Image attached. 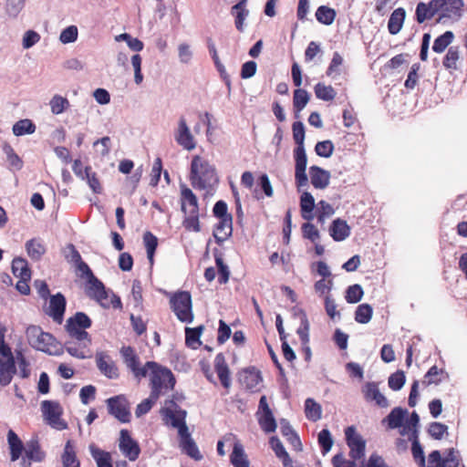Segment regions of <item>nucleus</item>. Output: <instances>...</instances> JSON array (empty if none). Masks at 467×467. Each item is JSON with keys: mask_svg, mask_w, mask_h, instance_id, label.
<instances>
[{"mask_svg": "<svg viewBox=\"0 0 467 467\" xmlns=\"http://www.w3.org/2000/svg\"><path fill=\"white\" fill-rule=\"evenodd\" d=\"M463 0H430L420 2L415 9V20L423 24L433 18L436 23L445 24L460 19L463 10Z\"/></svg>", "mask_w": 467, "mask_h": 467, "instance_id": "obj_1", "label": "nucleus"}, {"mask_svg": "<svg viewBox=\"0 0 467 467\" xmlns=\"http://www.w3.org/2000/svg\"><path fill=\"white\" fill-rule=\"evenodd\" d=\"M145 368H147L149 386L153 398H160L173 390L176 379L170 368L155 361H147Z\"/></svg>", "mask_w": 467, "mask_h": 467, "instance_id": "obj_2", "label": "nucleus"}, {"mask_svg": "<svg viewBox=\"0 0 467 467\" xmlns=\"http://www.w3.org/2000/svg\"><path fill=\"white\" fill-rule=\"evenodd\" d=\"M189 180L197 190H209L219 182L215 167L199 155L192 159Z\"/></svg>", "mask_w": 467, "mask_h": 467, "instance_id": "obj_3", "label": "nucleus"}, {"mask_svg": "<svg viewBox=\"0 0 467 467\" xmlns=\"http://www.w3.org/2000/svg\"><path fill=\"white\" fill-rule=\"evenodd\" d=\"M85 292L90 299L96 301L103 308L121 307L120 298L107 289L96 275L86 280Z\"/></svg>", "mask_w": 467, "mask_h": 467, "instance_id": "obj_4", "label": "nucleus"}, {"mask_svg": "<svg viewBox=\"0 0 467 467\" xmlns=\"http://www.w3.org/2000/svg\"><path fill=\"white\" fill-rule=\"evenodd\" d=\"M26 338L31 347L49 355H60L61 348L56 337L42 330L38 326L31 325L26 331Z\"/></svg>", "mask_w": 467, "mask_h": 467, "instance_id": "obj_5", "label": "nucleus"}, {"mask_svg": "<svg viewBox=\"0 0 467 467\" xmlns=\"http://www.w3.org/2000/svg\"><path fill=\"white\" fill-rule=\"evenodd\" d=\"M160 413L164 424L177 429L178 434L183 433L189 429L186 424V410L182 409L173 400H166Z\"/></svg>", "mask_w": 467, "mask_h": 467, "instance_id": "obj_6", "label": "nucleus"}, {"mask_svg": "<svg viewBox=\"0 0 467 467\" xmlns=\"http://www.w3.org/2000/svg\"><path fill=\"white\" fill-rule=\"evenodd\" d=\"M170 305L176 317L182 323L193 321L192 296L188 291H179L170 297Z\"/></svg>", "mask_w": 467, "mask_h": 467, "instance_id": "obj_7", "label": "nucleus"}, {"mask_svg": "<svg viewBox=\"0 0 467 467\" xmlns=\"http://www.w3.org/2000/svg\"><path fill=\"white\" fill-rule=\"evenodd\" d=\"M92 325V320L84 312H77L67 318L65 329L69 337L74 340L91 339L90 335L86 331Z\"/></svg>", "mask_w": 467, "mask_h": 467, "instance_id": "obj_8", "label": "nucleus"}, {"mask_svg": "<svg viewBox=\"0 0 467 467\" xmlns=\"http://www.w3.org/2000/svg\"><path fill=\"white\" fill-rule=\"evenodd\" d=\"M109 413L121 423L131 420L130 404L125 395H117L106 400Z\"/></svg>", "mask_w": 467, "mask_h": 467, "instance_id": "obj_9", "label": "nucleus"}, {"mask_svg": "<svg viewBox=\"0 0 467 467\" xmlns=\"http://www.w3.org/2000/svg\"><path fill=\"white\" fill-rule=\"evenodd\" d=\"M41 410L47 423L49 424L53 429L57 431L67 429V423L63 419H61L63 409L57 401H42Z\"/></svg>", "mask_w": 467, "mask_h": 467, "instance_id": "obj_10", "label": "nucleus"}, {"mask_svg": "<svg viewBox=\"0 0 467 467\" xmlns=\"http://www.w3.org/2000/svg\"><path fill=\"white\" fill-rule=\"evenodd\" d=\"M346 442L349 448V457L355 462L365 456L366 441L357 432L354 426L345 429Z\"/></svg>", "mask_w": 467, "mask_h": 467, "instance_id": "obj_11", "label": "nucleus"}, {"mask_svg": "<svg viewBox=\"0 0 467 467\" xmlns=\"http://www.w3.org/2000/svg\"><path fill=\"white\" fill-rule=\"evenodd\" d=\"M120 354L124 364L131 371L133 377L138 381H140L142 379L147 377V368H145V364L143 366L140 365V358L132 347H122Z\"/></svg>", "mask_w": 467, "mask_h": 467, "instance_id": "obj_12", "label": "nucleus"}, {"mask_svg": "<svg viewBox=\"0 0 467 467\" xmlns=\"http://www.w3.org/2000/svg\"><path fill=\"white\" fill-rule=\"evenodd\" d=\"M224 441L233 445L230 462L234 467H250V462L241 441L234 433H226Z\"/></svg>", "mask_w": 467, "mask_h": 467, "instance_id": "obj_13", "label": "nucleus"}, {"mask_svg": "<svg viewBox=\"0 0 467 467\" xmlns=\"http://www.w3.org/2000/svg\"><path fill=\"white\" fill-rule=\"evenodd\" d=\"M295 158V180L298 190L307 185L308 179L306 173L307 158L304 146L296 147L294 150Z\"/></svg>", "mask_w": 467, "mask_h": 467, "instance_id": "obj_14", "label": "nucleus"}, {"mask_svg": "<svg viewBox=\"0 0 467 467\" xmlns=\"http://www.w3.org/2000/svg\"><path fill=\"white\" fill-rule=\"evenodd\" d=\"M459 463V451L453 448L448 450L444 458L439 451H431L428 458V467H458Z\"/></svg>", "mask_w": 467, "mask_h": 467, "instance_id": "obj_15", "label": "nucleus"}, {"mask_svg": "<svg viewBox=\"0 0 467 467\" xmlns=\"http://www.w3.org/2000/svg\"><path fill=\"white\" fill-rule=\"evenodd\" d=\"M67 301L61 293L50 296L48 306L44 308L46 315L50 317L54 322L62 324L66 311Z\"/></svg>", "mask_w": 467, "mask_h": 467, "instance_id": "obj_16", "label": "nucleus"}, {"mask_svg": "<svg viewBox=\"0 0 467 467\" xmlns=\"http://www.w3.org/2000/svg\"><path fill=\"white\" fill-rule=\"evenodd\" d=\"M119 447L124 456L131 462L136 461L140 456V445L131 438L128 430L120 431Z\"/></svg>", "mask_w": 467, "mask_h": 467, "instance_id": "obj_17", "label": "nucleus"}, {"mask_svg": "<svg viewBox=\"0 0 467 467\" xmlns=\"http://www.w3.org/2000/svg\"><path fill=\"white\" fill-rule=\"evenodd\" d=\"M175 140L186 150H192L196 147V141L191 133L184 117H181L178 129L175 132Z\"/></svg>", "mask_w": 467, "mask_h": 467, "instance_id": "obj_18", "label": "nucleus"}, {"mask_svg": "<svg viewBox=\"0 0 467 467\" xmlns=\"http://www.w3.org/2000/svg\"><path fill=\"white\" fill-rule=\"evenodd\" d=\"M180 192L182 212L184 214L197 213L199 212V203L194 192L186 184H181Z\"/></svg>", "mask_w": 467, "mask_h": 467, "instance_id": "obj_19", "label": "nucleus"}, {"mask_svg": "<svg viewBox=\"0 0 467 467\" xmlns=\"http://www.w3.org/2000/svg\"><path fill=\"white\" fill-rule=\"evenodd\" d=\"M96 364L99 371L109 379H118L119 369L111 358L104 353L99 352L96 355Z\"/></svg>", "mask_w": 467, "mask_h": 467, "instance_id": "obj_20", "label": "nucleus"}, {"mask_svg": "<svg viewBox=\"0 0 467 467\" xmlns=\"http://www.w3.org/2000/svg\"><path fill=\"white\" fill-rule=\"evenodd\" d=\"M90 345L91 339L74 340L70 338V340L66 342L65 348L72 357L86 358L90 356Z\"/></svg>", "mask_w": 467, "mask_h": 467, "instance_id": "obj_21", "label": "nucleus"}, {"mask_svg": "<svg viewBox=\"0 0 467 467\" xmlns=\"http://www.w3.org/2000/svg\"><path fill=\"white\" fill-rule=\"evenodd\" d=\"M239 380L245 389L254 391L259 389V385L262 382V376L260 371L255 368H249L240 373Z\"/></svg>", "mask_w": 467, "mask_h": 467, "instance_id": "obj_22", "label": "nucleus"}, {"mask_svg": "<svg viewBox=\"0 0 467 467\" xmlns=\"http://www.w3.org/2000/svg\"><path fill=\"white\" fill-rule=\"evenodd\" d=\"M310 182L314 188L326 189L330 182V172L323 168L313 165L309 168Z\"/></svg>", "mask_w": 467, "mask_h": 467, "instance_id": "obj_23", "label": "nucleus"}, {"mask_svg": "<svg viewBox=\"0 0 467 467\" xmlns=\"http://www.w3.org/2000/svg\"><path fill=\"white\" fill-rule=\"evenodd\" d=\"M214 370L222 386L228 389L231 387L230 369L223 353H218L214 358Z\"/></svg>", "mask_w": 467, "mask_h": 467, "instance_id": "obj_24", "label": "nucleus"}, {"mask_svg": "<svg viewBox=\"0 0 467 467\" xmlns=\"http://www.w3.org/2000/svg\"><path fill=\"white\" fill-rule=\"evenodd\" d=\"M16 373V368L14 357L0 358V385L3 387L9 385Z\"/></svg>", "mask_w": 467, "mask_h": 467, "instance_id": "obj_25", "label": "nucleus"}, {"mask_svg": "<svg viewBox=\"0 0 467 467\" xmlns=\"http://www.w3.org/2000/svg\"><path fill=\"white\" fill-rule=\"evenodd\" d=\"M213 230V236L218 244L226 241L233 233V217L218 219Z\"/></svg>", "mask_w": 467, "mask_h": 467, "instance_id": "obj_26", "label": "nucleus"}, {"mask_svg": "<svg viewBox=\"0 0 467 467\" xmlns=\"http://www.w3.org/2000/svg\"><path fill=\"white\" fill-rule=\"evenodd\" d=\"M462 60L460 47L451 46L442 59L443 67L449 72H453L459 69V64Z\"/></svg>", "mask_w": 467, "mask_h": 467, "instance_id": "obj_27", "label": "nucleus"}, {"mask_svg": "<svg viewBox=\"0 0 467 467\" xmlns=\"http://www.w3.org/2000/svg\"><path fill=\"white\" fill-rule=\"evenodd\" d=\"M179 437H180V447L182 448V451H184L190 457H192L195 460H200L202 458V455L200 453V451H199L196 443L191 437L189 429L186 430L185 432L180 433Z\"/></svg>", "mask_w": 467, "mask_h": 467, "instance_id": "obj_28", "label": "nucleus"}, {"mask_svg": "<svg viewBox=\"0 0 467 467\" xmlns=\"http://www.w3.org/2000/svg\"><path fill=\"white\" fill-rule=\"evenodd\" d=\"M406 18V11L403 7L396 8L388 21V30L391 35H397L402 28Z\"/></svg>", "mask_w": 467, "mask_h": 467, "instance_id": "obj_29", "label": "nucleus"}, {"mask_svg": "<svg viewBox=\"0 0 467 467\" xmlns=\"http://www.w3.org/2000/svg\"><path fill=\"white\" fill-rule=\"evenodd\" d=\"M330 236L337 242L345 240L350 234V228L346 221L336 219L329 228Z\"/></svg>", "mask_w": 467, "mask_h": 467, "instance_id": "obj_30", "label": "nucleus"}, {"mask_svg": "<svg viewBox=\"0 0 467 467\" xmlns=\"http://www.w3.org/2000/svg\"><path fill=\"white\" fill-rule=\"evenodd\" d=\"M26 457L29 460V462L26 463V459L23 458L21 462V465L23 467H29L31 464V461L33 462H41L45 458V453L41 451L40 445L38 441H32L29 443H27V447L25 451Z\"/></svg>", "mask_w": 467, "mask_h": 467, "instance_id": "obj_31", "label": "nucleus"}, {"mask_svg": "<svg viewBox=\"0 0 467 467\" xmlns=\"http://www.w3.org/2000/svg\"><path fill=\"white\" fill-rule=\"evenodd\" d=\"M61 461L64 467H80V462L71 440H68L65 444Z\"/></svg>", "mask_w": 467, "mask_h": 467, "instance_id": "obj_32", "label": "nucleus"}, {"mask_svg": "<svg viewBox=\"0 0 467 467\" xmlns=\"http://www.w3.org/2000/svg\"><path fill=\"white\" fill-rule=\"evenodd\" d=\"M364 396L367 400H374L380 407H387L388 400L379 389L375 382H368L363 389Z\"/></svg>", "mask_w": 467, "mask_h": 467, "instance_id": "obj_33", "label": "nucleus"}, {"mask_svg": "<svg viewBox=\"0 0 467 467\" xmlns=\"http://www.w3.org/2000/svg\"><path fill=\"white\" fill-rule=\"evenodd\" d=\"M410 440L412 441L411 453L414 461L420 467H426L424 451L419 441L417 430H412Z\"/></svg>", "mask_w": 467, "mask_h": 467, "instance_id": "obj_34", "label": "nucleus"}, {"mask_svg": "<svg viewBox=\"0 0 467 467\" xmlns=\"http://www.w3.org/2000/svg\"><path fill=\"white\" fill-rule=\"evenodd\" d=\"M315 209V199L313 195L305 192L300 197L301 215L305 220L310 221L314 218L313 211Z\"/></svg>", "mask_w": 467, "mask_h": 467, "instance_id": "obj_35", "label": "nucleus"}, {"mask_svg": "<svg viewBox=\"0 0 467 467\" xmlns=\"http://www.w3.org/2000/svg\"><path fill=\"white\" fill-rule=\"evenodd\" d=\"M7 441L10 448L11 461L16 462L20 458L24 450L23 442L12 430L7 433Z\"/></svg>", "mask_w": 467, "mask_h": 467, "instance_id": "obj_36", "label": "nucleus"}, {"mask_svg": "<svg viewBox=\"0 0 467 467\" xmlns=\"http://www.w3.org/2000/svg\"><path fill=\"white\" fill-rule=\"evenodd\" d=\"M204 329V327L202 325L196 327H186L185 328V344L187 347L197 349L199 347H201L202 342L200 340V337L202 336V333Z\"/></svg>", "mask_w": 467, "mask_h": 467, "instance_id": "obj_37", "label": "nucleus"}, {"mask_svg": "<svg viewBox=\"0 0 467 467\" xmlns=\"http://www.w3.org/2000/svg\"><path fill=\"white\" fill-rule=\"evenodd\" d=\"M280 431L286 441L296 449L301 450L302 443L299 437L295 432L289 422L285 420H282L280 422Z\"/></svg>", "mask_w": 467, "mask_h": 467, "instance_id": "obj_38", "label": "nucleus"}, {"mask_svg": "<svg viewBox=\"0 0 467 467\" xmlns=\"http://www.w3.org/2000/svg\"><path fill=\"white\" fill-rule=\"evenodd\" d=\"M247 0H240L236 5L232 7V14L235 16V26L240 32L244 30V22L249 14L245 8Z\"/></svg>", "mask_w": 467, "mask_h": 467, "instance_id": "obj_39", "label": "nucleus"}, {"mask_svg": "<svg viewBox=\"0 0 467 467\" xmlns=\"http://www.w3.org/2000/svg\"><path fill=\"white\" fill-rule=\"evenodd\" d=\"M12 272L16 277L21 279H31V270L27 261L24 258L17 257L12 262Z\"/></svg>", "mask_w": 467, "mask_h": 467, "instance_id": "obj_40", "label": "nucleus"}, {"mask_svg": "<svg viewBox=\"0 0 467 467\" xmlns=\"http://www.w3.org/2000/svg\"><path fill=\"white\" fill-rule=\"evenodd\" d=\"M28 256L34 261H39L46 253L45 245L36 239H31L26 243Z\"/></svg>", "mask_w": 467, "mask_h": 467, "instance_id": "obj_41", "label": "nucleus"}, {"mask_svg": "<svg viewBox=\"0 0 467 467\" xmlns=\"http://www.w3.org/2000/svg\"><path fill=\"white\" fill-rule=\"evenodd\" d=\"M269 443L276 457L282 461L284 467L291 465V458L280 440L277 437H271Z\"/></svg>", "mask_w": 467, "mask_h": 467, "instance_id": "obj_42", "label": "nucleus"}, {"mask_svg": "<svg viewBox=\"0 0 467 467\" xmlns=\"http://www.w3.org/2000/svg\"><path fill=\"white\" fill-rule=\"evenodd\" d=\"M454 40V34L452 31H446L442 35L439 36L435 38L432 50L437 54H441L446 50V48L452 43Z\"/></svg>", "mask_w": 467, "mask_h": 467, "instance_id": "obj_43", "label": "nucleus"}, {"mask_svg": "<svg viewBox=\"0 0 467 467\" xmlns=\"http://www.w3.org/2000/svg\"><path fill=\"white\" fill-rule=\"evenodd\" d=\"M306 417L312 421H317L322 417V408L314 399L308 398L305 401Z\"/></svg>", "mask_w": 467, "mask_h": 467, "instance_id": "obj_44", "label": "nucleus"}, {"mask_svg": "<svg viewBox=\"0 0 467 467\" xmlns=\"http://www.w3.org/2000/svg\"><path fill=\"white\" fill-rule=\"evenodd\" d=\"M425 379L423 381L426 385L439 384L444 379H448V374L437 366H432L425 374Z\"/></svg>", "mask_w": 467, "mask_h": 467, "instance_id": "obj_45", "label": "nucleus"}, {"mask_svg": "<svg viewBox=\"0 0 467 467\" xmlns=\"http://www.w3.org/2000/svg\"><path fill=\"white\" fill-rule=\"evenodd\" d=\"M259 426L265 433L274 432L276 430V421L272 410L265 413H257Z\"/></svg>", "mask_w": 467, "mask_h": 467, "instance_id": "obj_46", "label": "nucleus"}, {"mask_svg": "<svg viewBox=\"0 0 467 467\" xmlns=\"http://www.w3.org/2000/svg\"><path fill=\"white\" fill-rule=\"evenodd\" d=\"M336 16L335 9L327 5H321L316 11L317 20L326 26L331 25L335 21Z\"/></svg>", "mask_w": 467, "mask_h": 467, "instance_id": "obj_47", "label": "nucleus"}, {"mask_svg": "<svg viewBox=\"0 0 467 467\" xmlns=\"http://www.w3.org/2000/svg\"><path fill=\"white\" fill-rule=\"evenodd\" d=\"M3 150L6 155L7 161L11 168H13L15 171H20L23 169V160L16 153L15 150L10 144L5 143L3 147Z\"/></svg>", "mask_w": 467, "mask_h": 467, "instance_id": "obj_48", "label": "nucleus"}, {"mask_svg": "<svg viewBox=\"0 0 467 467\" xmlns=\"http://www.w3.org/2000/svg\"><path fill=\"white\" fill-rule=\"evenodd\" d=\"M407 413L406 410H403L400 407L394 408L389 414L386 418V421L388 422V426L389 429L400 428L402 425L405 414Z\"/></svg>", "mask_w": 467, "mask_h": 467, "instance_id": "obj_49", "label": "nucleus"}, {"mask_svg": "<svg viewBox=\"0 0 467 467\" xmlns=\"http://www.w3.org/2000/svg\"><path fill=\"white\" fill-rule=\"evenodd\" d=\"M143 243L147 250L150 264L152 265L154 261V254L158 246V238L152 233L148 231L143 234Z\"/></svg>", "mask_w": 467, "mask_h": 467, "instance_id": "obj_50", "label": "nucleus"}, {"mask_svg": "<svg viewBox=\"0 0 467 467\" xmlns=\"http://www.w3.org/2000/svg\"><path fill=\"white\" fill-rule=\"evenodd\" d=\"M373 315V308L369 304L359 305L355 311V320L359 324H368Z\"/></svg>", "mask_w": 467, "mask_h": 467, "instance_id": "obj_51", "label": "nucleus"}, {"mask_svg": "<svg viewBox=\"0 0 467 467\" xmlns=\"http://www.w3.org/2000/svg\"><path fill=\"white\" fill-rule=\"evenodd\" d=\"M36 131V125L28 119H20L13 126V133L16 136L32 134Z\"/></svg>", "mask_w": 467, "mask_h": 467, "instance_id": "obj_52", "label": "nucleus"}, {"mask_svg": "<svg viewBox=\"0 0 467 467\" xmlns=\"http://www.w3.org/2000/svg\"><path fill=\"white\" fill-rule=\"evenodd\" d=\"M314 89L316 97L324 101H331L337 95V92L332 86H326L323 83H317Z\"/></svg>", "mask_w": 467, "mask_h": 467, "instance_id": "obj_53", "label": "nucleus"}, {"mask_svg": "<svg viewBox=\"0 0 467 467\" xmlns=\"http://www.w3.org/2000/svg\"><path fill=\"white\" fill-rule=\"evenodd\" d=\"M309 95L306 90L302 88H297L294 91L293 104L295 109L299 112L301 111L308 103Z\"/></svg>", "mask_w": 467, "mask_h": 467, "instance_id": "obj_54", "label": "nucleus"}, {"mask_svg": "<svg viewBox=\"0 0 467 467\" xmlns=\"http://www.w3.org/2000/svg\"><path fill=\"white\" fill-rule=\"evenodd\" d=\"M50 109L53 114L58 115L61 114L64 110H66L69 107V101L67 99L60 96L55 95L50 102Z\"/></svg>", "mask_w": 467, "mask_h": 467, "instance_id": "obj_55", "label": "nucleus"}, {"mask_svg": "<svg viewBox=\"0 0 467 467\" xmlns=\"http://www.w3.org/2000/svg\"><path fill=\"white\" fill-rule=\"evenodd\" d=\"M363 295L364 292L361 285L358 284H355L348 287L345 295V299L349 304H356L361 300Z\"/></svg>", "mask_w": 467, "mask_h": 467, "instance_id": "obj_56", "label": "nucleus"}, {"mask_svg": "<svg viewBox=\"0 0 467 467\" xmlns=\"http://www.w3.org/2000/svg\"><path fill=\"white\" fill-rule=\"evenodd\" d=\"M317 441L324 455L331 450L334 443L331 433L327 429H324L318 433Z\"/></svg>", "mask_w": 467, "mask_h": 467, "instance_id": "obj_57", "label": "nucleus"}, {"mask_svg": "<svg viewBox=\"0 0 467 467\" xmlns=\"http://www.w3.org/2000/svg\"><path fill=\"white\" fill-rule=\"evenodd\" d=\"M334 213L335 210L330 203L323 200L318 202L317 207V218L319 223H323L325 220L333 215Z\"/></svg>", "mask_w": 467, "mask_h": 467, "instance_id": "obj_58", "label": "nucleus"}, {"mask_svg": "<svg viewBox=\"0 0 467 467\" xmlns=\"http://www.w3.org/2000/svg\"><path fill=\"white\" fill-rule=\"evenodd\" d=\"M92 456L96 460L98 467H113L109 452L96 449L92 450Z\"/></svg>", "mask_w": 467, "mask_h": 467, "instance_id": "obj_59", "label": "nucleus"}, {"mask_svg": "<svg viewBox=\"0 0 467 467\" xmlns=\"http://www.w3.org/2000/svg\"><path fill=\"white\" fill-rule=\"evenodd\" d=\"M428 433L434 440H441L448 433V426L438 421L431 422L429 425Z\"/></svg>", "mask_w": 467, "mask_h": 467, "instance_id": "obj_60", "label": "nucleus"}, {"mask_svg": "<svg viewBox=\"0 0 467 467\" xmlns=\"http://www.w3.org/2000/svg\"><path fill=\"white\" fill-rule=\"evenodd\" d=\"M86 172V179L87 182L93 191L94 193H100L102 192V187L100 184V182L97 176V173L92 171V169L90 166H87L85 168Z\"/></svg>", "mask_w": 467, "mask_h": 467, "instance_id": "obj_61", "label": "nucleus"}, {"mask_svg": "<svg viewBox=\"0 0 467 467\" xmlns=\"http://www.w3.org/2000/svg\"><path fill=\"white\" fill-rule=\"evenodd\" d=\"M316 153L323 158H329L334 151V144L331 140H327L318 141L315 147Z\"/></svg>", "mask_w": 467, "mask_h": 467, "instance_id": "obj_62", "label": "nucleus"}, {"mask_svg": "<svg viewBox=\"0 0 467 467\" xmlns=\"http://www.w3.org/2000/svg\"><path fill=\"white\" fill-rule=\"evenodd\" d=\"M183 227L188 231L200 232L199 212L197 213H187L182 221Z\"/></svg>", "mask_w": 467, "mask_h": 467, "instance_id": "obj_63", "label": "nucleus"}, {"mask_svg": "<svg viewBox=\"0 0 467 467\" xmlns=\"http://www.w3.org/2000/svg\"><path fill=\"white\" fill-rule=\"evenodd\" d=\"M405 374L401 370H398L395 373L391 374L389 378V387L392 390H400L403 385L405 384Z\"/></svg>", "mask_w": 467, "mask_h": 467, "instance_id": "obj_64", "label": "nucleus"}]
</instances>
